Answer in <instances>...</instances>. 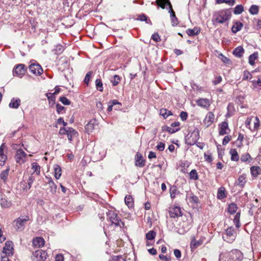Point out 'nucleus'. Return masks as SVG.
Instances as JSON below:
<instances>
[{"label": "nucleus", "mask_w": 261, "mask_h": 261, "mask_svg": "<svg viewBox=\"0 0 261 261\" xmlns=\"http://www.w3.org/2000/svg\"><path fill=\"white\" fill-rule=\"evenodd\" d=\"M251 173L254 177H256L260 174L261 169L258 166H252L250 168Z\"/></svg>", "instance_id": "25"}, {"label": "nucleus", "mask_w": 261, "mask_h": 261, "mask_svg": "<svg viewBox=\"0 0 261 261\" xmlns=\"http://www.w3.org/2000/svg\"><path fill=\"white\" fill-rule=\"evenodd\" d=\"M67 137L69 140L71 141L72 138L77 136V133L72 127H68Z\"/></svg>", "instance_id": "20"}, {"label": "nucleus", "mask_w": 261, "mask_h": 261, "mask_svg": "<svg viewBox=\"0 0 261 261\" xmlns=\"http://www.w3.org/2000/svg\"><path fill=\"white\" fill-rule=\"evenodd\" d=\"M244 136L243 135L239 134L237 141L236 142V146L240 147L242 145V141L243 140Z\"/></svg>", "instance_id": "49"}, {"label": "nucleus", "mask_w": 261, "mask_h": 261, "mask_svg": "<svg viewBox=\"0 0 261 261\" xmlns=\"http://www.w3.org/2000/svg\"><path fill=\"white\" fill-rule=\"evenodd\" d=\"M169 216L173 218H178L182 215L180 208L179 206H174L170 209Z\"/></svg>", "instance_id": "12"}, {"label": "nucleus", "mask_w": 261, "mask_h": 261, "mask_svg": "<svg viewBox=\"0 0 261 261\" xmlns=\"http://www.w3.org/2000/svg\"><path fill=\"white\" fill-rule=\"evenodd\" d=\"M151 39L155 42H158L160 41V37L158 34H153L151 36Z\"/></svg>", "instance_id": "59"}, {"label": "nucleus", "mask_w": 261, "mask_h": 261, "mask_svg": "<svg viewBox=\"0 0 261 261\" xmlns=\"http://www.w3.org/2000/svg\"><path fill=\"white\" fill-rule=\"evenodd\" d=\"M170 196L171 198H175L176 195L178 192L175 187H173L170 188Z\"/></svg>", "instance_id": "50"}, {"label": "nucleus", "mask_w": 261, "mask_h": 261, "mask_svg": "<svg viewBox=\"0 0 261 261\" xmlns=\"http://www.w3.org/2000/svg\"><path fill=\"white\" fill-rule=\"evenodd\" d=\"M121 80L120 77L118 75H115L111 80V82H112L113 86L117 85Z\"/></svg>", "instance_id": "38"}, {"label": "nucleus", "mask_w": 261, "mask_h": 261, "mask_svg": "<svg viewBox=\"0 0 261 261\" xmlns=\"http://www.w3.org/2000/svg\"><path fill=\"white\" fill-rule=\"evenodd\" d=\"M21 100L18 98H13L9 103V106L11 108L17 109L20 105Z\"/></svg>", "instance_id": "18"}, {"label": "nucleus", "mask_w": 261, "mask_h": 261, "mask_svg": "<svg viewBox=\"0 0 261 261\" xmlns=\"http://www.w3.org/2000/svg\"><path fill=\"white\" fill-rule=\"evenodd\" d=\"M155 236H156V232L153 230H151V231H149L146 234V238L148 240H152L155 238Z\"/></svg>", "instance_id": "44"}, {"label": "nucleus", "mask_w": 261, "mask_h": 261, "mask_svg": "<svg viewBox=\"0 0 261 261\" xmlns=\"http://www.w3.org/2000/svg\"><path fill=\"white\" fill-rule=\"evenodd\" d=\"M34 168H35L34 172H36L37 174L39 175L40 172V166L34 163Z\"/></svg>", "instance_id": "58"}, {"label": "nucleus", "mask_w": 261, "mask_h": 261, "mask_svg": "<svg viewBox=\"0 0 261 261\" xmlns=\"http://www.w3.org/2000/svg\"><path fill=\"white\" fill-rule=\"evenodd\" d=\"M26 71V68L24 65L20 64L14 67L13 70V74L14 76H22Z\"/></svg>", "instance_id": "7"}, {"label": "nucleus", "mask_w": 261, "mask_h": 261, "mask_svg": "<svg viewBox=\"0 0 261 261\" xmlns=\"http://www.w3.org/2000/svg\"><path fill=\"white\" fill-rule=\"evenodd\" d=\"M259 123L260 121L259 118L257 117H256L254 119L253 128L251 130L255 131L258 130L259 127Z\"/></svg>", "instance_id": "45"}, {"label": "nucleus", "mask_w": 261, "mask_h": 261, "mask_svg": "<svg viewBox=\"0 0 261 261\" xmlns=\"http://www.w3.org/2000/svg\"><path fill=\"white\" fill-rule=\"evenodd\" d=\"M95 120H91L86 125L85 129L87 133L89 134L92 132L95 127Z\"/></svg>", "instance_id": "19"}, {"label": "nucleus", "mask_w": 261, "mask_h": 261, "mask_svg": "<svg viewBox=\"0 0 261 261\" xmlns=\"http://www.w3.org/2000/svg\"><path fill=\"white\" fill-rule=\"evenodd\" d=\"M243 27V23L241 22L237 21L232 26L231 28L232 32L236 34L238 32L240 31Z\"/></svg>", "instance_id": "24"}, {"label": "nucleus", "mask_w": 261, "mask_h": 261, "mask_svg": "<svg viewBox=\"0 0 261 261\" xmlns=\"http://www.w3.org/2000/svg\"><path fill=\"white\" fill-rule=\"evenodd\" d=\"M3 253L7 255H12L14 253L13 243L12 241H8L5 243V246L3 248Z\"/></svg>", "instance_id": "9"}, {"label": "nucleus", "mask_w": 261, "mask_h": 261, "mask_svg": "<svg viewBox=\"0 0 261 261\" xmlns=\"http://www.w3.org/2000/svg\"><path fill=\"white\" fill-rule=\"evenodd\" d=\"M231 138V136H225L223 140V142H222L223 145H225L226 144H227L230 141Z\"/></svg>", "instance_id": "57"}, {"label": "nucleus", "mask_w": 261, "mask_h": 261, "mask_svg": "<svg viewBox=\"0 0 261 261\" xmlns=\"http://www.w3.org/2000/svg\"><path fill=\"white\" fill-rule=\"evenodd\" d=\"M92 74V71H89L85 75V79H84V82L87 85L89 84V82L90 81V78L91 77Z\"/></svg>", "instance_id": "51"}, {"label": "nucleus", "mask_w": 261, "mask_h": 261, "mask_svg": "<svg viewBox=\"0 0 261 261\" xmlns=\"http://www.w3.org/2000/svg\"><path fill=\"white\" fill-rule=\"evenodd\" d=\"M63 50L64 46L61 44H58L55 48V51L57 54H61Z\"/></svg>", "instance_id": "48"}, {"label": "nucleus", "mask_w": 261, "mask_h": 261, "mask_svg": "<svg viewBox=\"0 0 261 261\" xmlns=\"http://www.w3.org/2000/svg\"><path fill=\"white\" fill-rule=\"evenodd\" d=\"M111 261H125L124 258H123L120 256H114L112 258Z\"/></svg>", "instance_id": "63"}, {"label": "nucleus", "mask_w": 261, "mask_h": 261, "mask_svg": "<svg viewBox=\"0 0 261 261\" xmlns=\"http://www.w3.org/2000/svg\"><path fill=\"white\" fill-rule=\"evenodd\" d=\"M156 3L162 9H165L166 5L168 6L169 12L171 13L172 16H175V13L172 9V5L169 0H156Z\"/></svg>", "instance_id": "8"}, {"label": "nucleus", "mask_w": 261, "mask_h": 261, "mask_svg": "<svg viewBox=\"0 0 261 261\" xmlns=\"http://www.w3.org/2000/svg\"><path fill=\"white\" fill-rule=\"evenodd\" d=\"M204 159L206 161L211 163L212 160V153L210 151L205 152L204 154Z\"/></svg>", "instance_id": "47"}, {"label": "nucleus", "mask_w": 261, "mask_h": 261, "mask_svg": "<svg viewBox=\"0 0 261 261\" xmlns=\"http://www.w3.org/2000/svg\"><path fill=\"white\" fill-rule=\"evenodd\" d=\"M138 19L140 21H145L147 23L151 24V22L149 19L144 14L140 15L138 16Z\"/></svg>", "instance_id": "42"}, {"label": "nucleus", "mask_w": 261, "mask_h": 261, "mask_svg": "<svg viewBox=\"0 0 261 261\" xmlns=\"http://www.w3.org/2000/svg\"><path fill=\"white\" fill-rule=\"evenodd\" d=\"M159 258L162 260H164V261H171V259L170 257H168L167 256H165L164 255H163V254H160L159 255Z\"/></svg>", "instance_id": "64"}, {"label": "nucleus", "mask_w": 261, "mask_h": 261, "mask_svg": "<svg viewBox=\"0 0 261 261\" xmlns=\"http://www.w3.org/2000/svg\"><path fill=\"white\" fill-rule=\"evenodd\" d=\"M60 101L65 105H69L70 104V101L66 97L64 96L60 97Z\"/></svg>", "instance_id": "52"}, {"label": "nucleus", "mask_w": 261, "mask_h": 261, "mask_svg": "<svg viewBox=\"0 0 261 261\" xmlns=\"http://www.w3.org/2000/svg\"><path fill=\"white\" fill-rule=\"evenodd\" d=\"M190 178L194 180H197L198 179V174L197 171L195 169H193L190 172Z\"/></svg>", "instance_id": "43"}, {"label": "nucleus", "mask_w": 261, "mask_h": 261, "mask_svg": "<svg viewBox=\"0 0 261 261\" xmlns=\"http://www.w3.org/2000/svg\"><path fill=\"white\" fill-rule=\"evenodd\" d=\"M47 253L41 249L36 250L34 253V261H44L47 257Z\"/></svg>", "instance_id": "6"}, {"label": "nucleus", "mask_w": 261, "mask_h": 261, "mask_svg": "<svg viewBox=\"0 0 261 261\" xmlns=\"http://www.w3.org/2000/svg\"><path fill=\"white\" fill-rule=\"evenodd\" d=\"M215 115L211 112H209L206 114L205 119L203 120V123L207 127L210 126L214 121Z\"/></svg>", "instance_id": "11"}, {"label": "nucleus", "mask_w": 261, "mask_h": 261, "mask_svg": "<svg viewBox=\"0 0 261 261\" xmlns=\"http://www.w3.org/2000/svg\"><path fill=\"white\" fill-rule=\"evenodd\" d=\"M246 182V175L245 174H242L239 177L237 184L241 187H244Z\"/></svg>", "instance_id": "31"}, {"label": "nucleus", "mask_w": 261, "mask_h": 261, "mask_svg": "<svg viewBox=\"0 0 261 261\" xmlns=\"http://www.w3.org/2000/svg\"><path fill=\"white\" fill-rule=\"evenodd\" d=\"M9 167H7V169L5 170L2 171L0 174V178L2 179L4 182H5L8 178V176L9 172Z\"/></svg>", "instance_id": "30"}, {"label": "nucleus", "mask_w": 261, "mask_h": 261, "mask_svg": "<svg viewBox=\"0 0 261 261\" xmlns=\"http://www.w3.org/2000/svg\"><path fill=\"white\" fill-rule=\"evenodd\" d=\"M240 213L239 212H238L236 214L234 218L233 219L234 224H235L236 227H237V228H239L240 227Z\"/></svg>", "instance_id": "37"}, {"label": "nucleus", "mask_w": 261, "mask_h": 261, "mask_svg": "<svg viewBox=\"0 0 261 261\" xmlns=\"http://www.w3.org/2000/svg\"><path fill=\"white\" fill-rule=\"evenodd\" d=\"M244 11V8L242 5H237L234 9L233 13L235 14H240Z\"/></svg>", "instance_id": "39"}, {"label": "nucleus", "mask_w": 261, "mask_h": 261, "mask_svg": "<svg viewBox=\"0 0 261 261\" xmlns=\"http://www.w3.org/2000/svg\"><path fill=\"white\" fill-rule=\"evenodd\" d=\"M230 16V13L227 10H222L214 14L212 21L215 25L216 23H223L228 20Z\"/></svg>", "instance_id": "1"}, {"label": "nucleus", "mask_w": 261, "mask_h": 261, "mask_svg": "<svg viewBox=\"0 0 261 261\" xmlns=\"http://www.w3.org/2000/svg\"><path fill=\"white\" fill-rule=\"evenodd\" d=\"M252 76L250 73V72L248 71H245L243 74V80H250L252 78Z\"/></svg>", "instance_id": "53"}, {"label": "nucleus", "mask_w": 261, "mask_h": 261, "mask_svg": "<svg viewBox=\"0 0 261 261\" xmlns=\"http://www.w3.org/2000/svg\"><path fill=\"white\" fill-rule=\"evenodd\" d=\"M96 89L99 91H103L102 83L100 79H97L95 81Z\"/></svg>", "instance_id": "46"}, {"label": "nucleus", "mask_w": 261, "mask_h": 261, "mask_svg": "<svg viewBox=\"0 0 261 261\" xmlns=\"http://www.w3.org/2000/svg\"><path fill=\"white\" fill-rule=\"evenodd\" d=\"M252 83L253 85L254 86L258 85L260 88V89H261V76L258 77L257 80L252 81Z\"/></svg>", "instance_id": "56"}, {"label": "nucleus", "mask_w": 261, "mask_h": 261, "mask_svg": "<svg viewBox=\"0 0 261 261\" xmlns=\"http://www.w3.org/2000/svg\"><path fill=\"white\" fill-rule=\"evenodd\" d=\"M229 153L231 155V160L233 161H238L239 159V156L236 149H230Z\"/></svg>", "instance_id": "26"}, {"label": "nucleus", "mask_w": 261, "mask_h": 261, "mask_svg": "<svg viewBox=\"0 0 261 261\" xmlns=\"http://www.w3.org/2000/svg\"><path fill=\"white\" fill-rule=\"evenodd\" d=\"M46 179H47V183L48 184L49 188H50V192L52 193L53 194H54L57 191V186L55 184V182L53 181L51 177H48L46 176Z\"/></svg>", "instance_id": "17"}, {"label": "nucleus", "mask_w": 261, "mask_h": 261, "mask_svg": "<svg viewBox=\"0 0 261 261\" xmlns=\"http://www.w3.org/2000/svg\"><path fill=\"white\" fill-rule=\"evenodd\" d=\"M43 69L38 63L34 62V74L40 75L43 73Z\"/></svg>", "instance_id": "22"}, {"label": "nucleus", "mask_w": 261, "mask_h": 261, "mask_svg": "<svg viewBox=\"0 0 261 261\" xmlns=\"http://www.w3.org/2000/svg\"><path fill=\"white\" fill-rule=\"evenodd\" d=\"M27 158V154L22 149H20L16 151L15 159L17 163L19 164L23 163L26 161Z\"/></svg>", "instance_id": "4"}, {"label": "nucleus", "mask_w": 261, "mask_h": 261, "mask_svg": "<svg viewBox=\"0 0 261 261\" xmlns=\"http://www.w3.org/2000/svg\"><path fill=\"white\" fill-rule=\"evenodd\" d=\"M106 215L107 219L111 222V225L120 228L124 227V223L121 221L118 215L116 212L113 211H109L107 212Z\"/></svg>", "instance_id": "2"}, {"label": "nucleus", "mask_w": 261, "mask_h": 261, "mask_svg": "<svg viewBox=\"0 0 261 261\" xmlns=\"http://www.w3.org/2000/svg\"><path fill=\"white\" fill-rule=\"evenodd\" d=\"M145 161L143 159L142 154L137 152L135 156V165L139 167H143L145 166Z\"/></svg>", "instance_id": "14"}, {"label": "nucleus", "mask_w": 261, "mask_h": 261, "mask_svg": "<svg viewBox=\"0 0 261 261\" xmlns=\"http://www.w3.org/2000/svg\"><path fill=\"white\" fill-rule=\"evenodd\" d=\"M249 12L252 15H256L258 12V7L256 5H252L249 9Z\"/></svg>", "instance_id": "40"}, {"label": "nucleus", "mask_w": 261, "mask_h": 261, "mask_svg": "<svg viewBox=\"0 0 261 261\" xmlns=\"http://www.w3.org/2000/svg\"><path fill=\"white\" fill-rule=\"evenodd\" d=\"M0 203L3 207H8L11 205V202L7 200L5 198H2L0 200Z\"/></svg>", "instance_id": "36"}, {"label": "nucleus", "mask_w": 261, "mask_h": 261, "mask_svg": "<svg viewBox=\"0 0 261 261\" xmlns=\"http://www.w3.org/2000/svg\"><path fill=\"white\" fill-rule=\"evenodd\" d=\"M164 130L165 131H167V132H169L170 134H173V133H174L178 131L179 130V128L175 129H174V128H172L171 127H170V126H165Z\"/></svg>", "instance_id": "54"}, {"label": "nucleus", "mask_w": 261, "mask_h": 261, "mask_svg": "<svg viewBox=\"0 0 261 261\" xmlns=\"http://www.w3.org/2000/svg\"><path fill=\"white\" fill-rule=\"evenodd\" d=\"M198 106L205 107L208 105V100L207 99H200L197 101Z\"/></svg>", "instance_id": "41"}, {"label": "nucleus", "mask_w": 261, "mask_h": 261, "mask_svg": "<svg viewBox=\"0 0 261 261\" xmlns=\"http://www.w3.org/2000/svg\"><path fill=\"white\" fill-rule=\"evenodd\" d=\"M250 159H251V156L249 153L243 154L241 157V160L242 162L248 161Z\"/></svg>", "instance_id": "55"}, {"label": "nucleus", "mask_w": 261, "mask_h": 261, "mask_svg": "<svg viewBox=\"0 0 261 261\" xmlns=\"http://www.w3.org/2000/svg\"><path fill=\"white\" fill-rule=\"evenodd\" d=\"M44 240L42 237H35L34 238V250L36 247H41L44 245Z\"/></svg>", "instance_id": "16"}, {"label": "nucleus", "mask_w": 261, "mask_h": 261, "mask_svg": "<svg viewBox=\"0 0 261 261\" xmlns=\"http://www.w3.org/2000/svg\"><path fill=\"white\" fill-rule=\"evenodd\" d=\"M55 177L56 179H59L61 175V168L59 165H56L54 168Z\"/></svg>", "instance_id": "34"}, {"label": "nucleus", "mask_w": 261, "mask_h": 261, "mask_svg": "<svg viewBox=\"0 0 261 261\" xmlns=\"http://www.w3.org/2000/svg\"><path fill=\"white\" fill-rule=\"evenodd\" d=\"M200 32V29L195 27L193 29H189L187 30V34L190 36H193L198 35Z\"/></svg>", "instance_id": "23"}, {"label": "nucleus", "mask_w": 261, "mask_h": 261, "mask_svg": "<svg viewBox=\"0 0 261 261\" xmlns=\"http://www.w3.org/2000/svg\"><path fill=\"white\" fill-rule=\"evenodd\" d=\"M160 114L163 116L164 118H167L169 116L172 115V113L170 111L165 109H162L160 111Z\"/></svg>", "instance_id": "32"}, {"label": "nucleus", "mask_w": 261, "mask_h": 261, "mask_svg": "<svg viewBox=\"0 0 261 261\" xmlns=\"http://www.w3.org/2000/svg\"><path fill=\"white\" fill-rule=\"evenodd\" d=\"M29 218L28 216L19 217L15 220L13 222V225L17 230L21 231L24 228L26 222L29 220Z\"/></svg>", "instance_id": "3"}, {"label": "nucleus", "mask_w": 261, "mask_h": 261, "mask_svg": "<svg viewBox=\"0 0 261 261\" xmlns=\"http://www.w3.org/2000/svg\"><path fill=\"white\" fill-rule=\"evenodd\" d=\"M230 130L228 128V123L226 121L222 122L219 127V134L220 135H224L228 134Z\"/></svg>", "instance_id": "15"}, {"label": "nucleus", "mask_w": 261, "mask_h": 261, "mask_svg": "<svg viewBox=\"0 0 261 261\" xmlns=\"http://www.w3.org/2000/svg\"><path fill=\"white\" fill-rule=\"evenodd\" d=\"M6 149V146L4 143H3L0 146V166H1L5 165V162L7 159V156L4 153V150Z\"/></svg>", "instance_id": "13"}, {"label": "nucleus", "mask_w": 261, "mask_h": 261, "mask_svg": "<svg viewBox=\"0 0 261 261\" xmlns=\"http://www.w3.org/2000/svg\"><path fill=\"white\" fill-rule=\"evenodd\" d=\"M125 203L128 207H133L134 205V201L131 195H127L125 197L124 199Z\"/></svg>", "instance_id": "27"}, {"label": "nucleus", "mask_w": 261, "mask_h": 261, "mask_svg": "<svg viewBox=\"0 0 261 261\" xmlns=\"http://www.w3.org/2000/svg\"><path fill=\"white\" fill-rule=\"evenodd\" d=\"M180 117L182 121H185L187 118L188 114L187 112L182 111L180 113Z\"/></svg>", "instance_id": "61"}, {"label": "nucleus", "mask_w": 261, "mask_h": 261, "mask_svg": "<svg viewBox=\"0 0 261 261\" xmlns=\"http://www.w3.org/2000/svg\"><path fill=\"white\" fill-rule=\"evenodd\" d=\"M174 254L177 259L181 257V252L178 249H176L174 250Z\"/></svg>", "instance_id": "62"}, {"label": "nucleus", "mask_w": 261, "mask_h": 261, "mask_svg": "<svg viewBox=\"0 0 261 261\" xmlns=\"http://www.w3.org/2000/svg\"><path fill=\"white\" fill-rule=\"evenodd\" d=\"M237 208V204L232 203L228 205V211L230 214H234L236 212Z\"/></svg>", "instance_id": "35"}, {"label": "nucleus", "mask_w": 261, "mask_h": 261, "mask_svg": "<svg viewBox=\"0 0 261 261\" xmlns=\"http://www.w3.org/2000/svg\"><path fill=\"white\" fill-rule=\"evenodd\" d=\"M217 197L219 199H223L226 197L225 193V189L224 187H220L218 189Z\"/></svg>", "instance_id": "29"}, {"label": "nucleus", "mask_w": 261, "mask_h": 261, "mask_svg": "<svg viewBox=\"0 0 261 261\" xmlns=\"http://www.w3.org/2000/svg\"><path fill=\"white\" fill-rule=\"evenodd\" d=\"M224 239L228 243L232 242L236 238V233L232 227H230L226 230L225 236L223 237Z\"/></svg>", "instance_id": "5"}, {"label": "nucleus", "mask_w": 261, "mask_h": 261, "mask_svg": "<svg viewBox=\"0 0 261 261\" xmlns=\"http://www.w3.org/2000/svg\"><path fill=\"white\" fill-rule=\"evenodd\" d=\"M258 54L257 53H254L250 55L249 57V63L250 65H253L255 63V60L257 58Z\"/></svg>", "instance_id": "33"}, {"label": "nucleus", "mask_w": 261, "mask_h": 261, "mask_svg": "<svg viewBox=\"0 0 261 261\" xmlns=\"http://www.w3.org/2000/svg\"><path fill=\"white\" fill-rule=\"evenodd\" d=\"M47 99L49 101L50 106H53L55 103L56 97L54 94L52 93H48L46 94Z\"/></svg>", "instance_id": "28"}, {"label": "nucleus", "mask_w": 261, "mask_h": 261, "mask_svg": "<svg viewBox=\"0 0 261 261\" xmlns=\"http://www.w3.org/2000/svg\"><path fill=\"white\" fill-rule=\"evenodd\" d=\"M230 257L232 260L241 261L243 258V254L241 251L234 249L230 252Z\"/></svg>", "instance_id": "10"}, {"label": "nucleus", "mask_w": 261, "mask_h": 261, "mask_svg": "<svg viewBox=\"0 0 261 261\" xmlns=\"http://www.w3.org/2000/svg\"><path fill=\"white\" fill-rule=\"evenodd\" d=\"M244 53V49L241 46L237 47L233 51V54L236 57H237L239 58L242 57Z\"/></svg>", "instance_id": "21"}, {"label": "nucleus", "mask_w": 261, "mask_h": 261, "mask_svg": "<svg viewBox=\"0 0 261 261\" xmlns=\"http://www.w3.org/2000/svg\"><path fill=\"white\" fill-rule=\"evenodd\" d=\"M156 148L159 151H163L165 149V144L162 142H160L156 146Z\"/></svg>", "instance_id": "60"}]
</instances>
